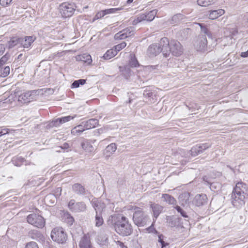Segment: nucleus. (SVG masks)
<instances>
[{"label":"nucleus","instance_id":"obj_1","mask_svg":"<svg viewBox=\"0 0 248 248\" xmlns=\"http://www.w3.org/2000/svg\"><path fill=\"white\" fill-rule=\"evenodd\" d=\"M108 225L113 227L115 232L123 236L131 235L133 228L127 217L120 214H113L110 216L108 220Z\"/></svg>","mask_w":248,"mask_h":248},{"label":"nucleus","instance_id":"obj_2","mask_svg":"<svg viewBox=\"0 0 248 248\" xmlns=\"http://www.w3.org/2000/svg\"><path fill=\"white\" fill-rule=\"evenodd\" d=\"M248 197V187L244 183L236 184L232 193V203L233 206L240 208L245 204V199Z\"/></svg>","mask_w":248,"mask_h":248},{"label":"nucleus","instance_id":"obj_3","mask_svg":"<svg viewBox=\"0 0 248 248\" xmlns=\"http://www.w3.org/2000/svg\"><path fill=\"white\" fill-rule=\"evenodd\" d=\"M51 237L53 241L59 244H64L67 236L63 229L62 228H54L51 232Z\"/></svg>","mask_w":248,"mask_h":248},{"label":"nucleus","instance_id":"obj_4","mask_svg":"<svg viewBox=\"0 0 248 248\" xmlns=\"http://www.w3.org/2000/svg\"><path fill=\"white\" fill-rule=\"evenodd\" d=\"M137 211L133 214V220L138 226H144L148 220V216L141 208H136Z\"/></svg>","mask_w":248,"mask_h":248},{"label":"nucleus","instance_id":"obj_5","mask_svg":"<svg viewBox=\"0 0 248 248\" xmlns=\"http://www.w3.org/2000/svg\"><path fill=\"white\" fill-rule=\"evenodd\" d=\"M76 6L74 3L64 2L60 6V13L63 17L71 16L76 10Z\"/></svg>","mask_w":248,"mask_h":248},{"label":"nucleus","instance_id":"obj_6","mask_svg":"<svg viewBox=\"0 0 248 248\" xmlns=\"http://www.w3.org/2000/svg\"><path fill=\"white\" fill-rule=\"evenodd\" d=\"M29 223L38 228H42L45 224V219L41 216L36 214H31L27 217Z\"/></svg>","mask_w":248,"mask_h":248},{"label":"nucleus","instance_id":"obj_7","mask_svg":"<svg viewBox=\"0 0 248 248\" xmlns=\"http://www.w3.org/2000/svg\"><path fill=\"white\" fill-rule=\"evenodd\" d=\"M69 209L72 212H83L86 210L87 206L83 202H76L74 199L70 200L68 203Z\"/></svg>","mask_w":248,"mask_h":248},{"label":"nucleus","instance_id":"obj_8","mask_svg":"<svg viewBox=\"0 0 248 248\" xmlns=\"http://www.w3.org/2000/svg\"><path fill=\"white\" fill-rule=\"evenodd\" d=\"M207 41L205 35L199 36L194 44L195 49L198 51L204 52L207 50Z\"/></svg>","mask_w":248,"mask_h":248},{"label":"nucleus","instance_id":"obj_9","mask_svg":"<svg viewBox=\"0 0 248 248\" xmlns=\"http://www.w3.org/2000/svg\"><path fill=\"white\" fill-rule=\"evenodd\" d=\"M37 91L32 90L21 94L18 98V101L22 104L27 103L35 99Z\"/></svg>","mask_w":248,"mask_h":248},{"label":"nucleus","instance_id":"obj_10","mask_svg":"<svg viewBox=\"0 0 248 248\" xmlns=\"http://www.w3.org/2000/svg\"><path fill=\"white\" fill-rule=\"evenodd\" d=\"M160 46L162 53L164 56L167 57L170 54V42L167 37L162 38L158 44Z\"/></svg>","mask_w":248,"mask_h":248},{"label":"nucleus","instance_id":"obj_11","mask_svg":"<svg viewBox=\"0 0 248 248\" xmlns=\"http://www.w3.org/2000/svg\"><path fill=\"white\" fill-rule=\"evenodd\" d=\"M170 52L175 56H179L182 54L183 48L180 42L175 40L170 41Z\"/></svg>","mask_w":248,"mask_h":248},{"label":"nucleus","instance_id":"obj_12","mask_svg":"<svg viewBox=\"0 0 248 248\" xmlns=\"http://www.w3.org/2000/svg\"><path fill=\"white\" fill-rule=\"evenodd\" d=\"M160 52H162L160 46L157 44H153L150 45L147 50V54L150 57L156 56Z\"/></svg>","mask_w":248,"mask_h":248},{"label":"nucleus","instance_id":"obj_13","mask_svg":"<svg viewBox=\"0 0 248 248\" xmlns=\"http://www.w3.org/2000/svg\"><path fill=\"white\" fill-rule=\"evenodd\" d=\"M143 94L147 100V101H149L151 103L155 102L157 100L155 91L148 90L147 88L144 91Z\"/></svg>","mask_w":248,"mask_h":248},{"label":"nucleus","instance_id":"obj_14","mask_svg":"<svg viewBox=\"0 0 248 248\" xmlns=\"http://www.w3.org/2000/svg\"><path fill=\"white\" fill-rule=\"evenodd\" d=\"M20 44L24 47L28 48L31 46L32 43L35 41V37L32 36H25L24 38H19Z\"/></svg>","mask_w":248,"mask_h":248},{"label":"nucleus","instance_id":"obj_15","mask_svg":"<svg viewBox=\"0 0 248 248\" xmlns=\"http://www.w3.org/2000/svg\"><path fill=\"white\" fill-rule=\"evenodd\" d=\"M193 202L197 206L203 205L207 202V197L204 194H198L195 197Z\"/></svg>","mask_w":248,"mask_h":248},{"label":"nucleus","instance_id":"obj_16","mask_svg":"<svg viewBox=\"0 0 248 248\" xmlns=\"http://www.w3.org/2000/svg\"><path fill=\"white\" fill-rule=\"evenodd\" d=\"M225 33L227 36L225 37L223 39L222 41H225V40L229 38V39L231 40L230 44H232V39L236 36V35L238 34V31L236 28L228 29L226 30Z\"/></svg>","mask_w":248,"mask_h":248},{"label":"nucleus","instance_id":"obj_17","mask_svg":"<svg viewBox=\"0 0 248 248\" xmlns=\"http://www.w3.org/2000/svg\"><path fill=\"white\" fill-rule=\"evenodd\" d=\"M92 206L95 210V214H102L104 209L106 208V205L104 202L97 200L92 201Z\"/></svg>","mask_w":248,"mask_h":248},{"label":"nucleus","instance_id":"obj_18","mask_svg":"<svg viewBox=\"0 0 248 248\" xmlns=\"http://www.w3.org/2000/svg\"><path fill=\"white\" fill-rule=\"evenodd\" d=\"M80 248H92V246L88 234H85L80 240L79 243Z\"/></svg>","mask_w":248,"mask_h":248},{"label":"nucleus","instance_id":"obj_19","mask_svg":"<svg viewBox=\"0 0 248 248\" xmlns=\"http://www.w3.org/2000/svg\"><path fill=\"white\" fill-rule=\"evenodd\" d=\"M28 235L32 239L38 241H43L45 239L44 236L42 233L40 231L36 230L30 231L28 233Z\"/></svg>","mask_w":248,"mask_h":248},{"label":"nucleus","instance_id":"obj_20","mask_svg":"<svg viewBox=\"0 0 248 248\" xmlns=\"http://www.w3.org/2000/svg\"><path fill=\"white\" fill-rule=\"evenodd\" d=\"M73 191L76 194L80 195H85L87 194V190L81 184L78 183L75 184L72 186Z\"/></svg>","mask_w":248,"mask_h":248},{"label":"nucleus","instance_id":"obj_21","mask_svg":"<svg viewBox=\"0 0 248 248\" xmlns=\"http://www.w3.org/2000/svg\"><path fill=\"white\" fill-rule=\"evenodd\" d=\"M116 144L115 143H112L106 147L104 154L106 157H108L116 151Z\"/></svg>","mask_w":248,"mask_h":248},{"label":"nucleus","instance_id":"obj_22","mask_svg":"<svg viewBox=\"0 0 248 248\" xmlns=\"http://www.w3.org/2000/svg\"><path fill=\"white\" fill-rule=\"evenodd\" d=\"M83 122L86 130L93 128L98 124V120L96 119H90Z\"/></svg>","mask_w":248,"mask_h":248},{"label":"nucleus","instance_id":"obj_23","mask_svg":"<svg viewBox=\"0 0 248 248\" xmlns=\"http://www.w3.org/2000/svg\"><path fill=\"white\" fill-rule=\"evenodd\" d=\"M225 13L223 9H218L209 11L208 18L210 19H215Z\"/></svg>","mask_w":248,"mask_h":248},{"label":"nucleus","instance_id":"obj_24","mask_svg":"<svg viewBox=\"0 0 248 248\" xmlns=\"http://www.w3.org/2000/svg\"><path fill=\"white\" fill-rule=\"evenodd\" d=\"M154 217L156 219L163 210V207L158 204H151Z\"/></svg>","mask_w":248,"mask_h":248},{"label":"nucleus","instance_id":"obj_25","mask_svg":"<svg viewBox=\"0 0 248 248\" xmlns=\"http://www.w3.org/2000/svg\"><path fill=\"white\" fill-rule=\"evenodd\" d=\"M190 194L188 192H185L179 195V199L181 204L185 205L189 202Z\"/></svg>","mask_w":248,"mask_h":248},{"label":"nucleus","instance_id":"obj_26","mask_svg":"<svg viewBox=\"0 0 248 248\" xmlns=\"http://www.w3.org/2000/svg\"><path fill=\"white\" fill-rule=\"evenodd\" d=\"M81 147L83 149L88 152H92L93 151L94 148L90 142L87 140H84L81 143Z\"/></svg>","mask_w":248,"mask_h":248},{"label":"nucleus","instance_id":"obj_27","mask_svg":"<svg viewBox=\"0 0 248 248\" xmlns=\"http://www.w3.org/2000/svg\"><path fill=\"white\" fill-rule=\"evenodd\" d=\"M167 222L171 227H175L178 225V219L174 216H168L166 218Z\"/></svg>","mask_w":248,"mask_h":248},{"label":"nucleus","instance_id":"obj_28","mask_svg":"<svg viewBox=\"0 0 248 248\" xmlns=\"http://www.w3.org/2000/svg\"><path fill=\"white\" fill-rule=\"evenodd\" d=\"M20 44V39L17 37H13L8 42V48L10 49Z\"/></svg>","mask_w":248,"mask_h":248},{"label":"nucleus","instance_id":"obj_29","mask_svg":"<svg viewBox=\"0 0 248 248\" xmlns=\"http://www.w3.org/2000/svg\"><path fill=\"white\" fill-rule=\"evenodd\" d=\"M162 197L163 198L164 201H166L169 204L174 205L176 203L175 199L169 194H164L162 195Z\"/></svg>","mask_w":248,"mask_h":248},{"label":"nucleus","instance_id":"obj_30","mask_svg":"<svg viewBox=\"0 0 248 248\" xmlns=\"http://www.w3.org/2000/svg\"><path fill=\"white\" fill-rule=\"evenodd\" d=\"M185 18V16L181 14H178L171 18L170 23L172 24H177Z\"/></svg>","mask_w":248,"mask_h":248},{"label":"nucleus","instance_id":"obj_31","mask_svg":"<svg viewBox=\"0 0 248 248\" xmlns=\"http://www.w3.org/2000/svg\"><path fill=\"white\" fill-rule=\"evenodd\" d=\"M117 50H114L113 48L108 50L104 55V59L109 60L114 57L117 54Z\"/></svg>","mask_w":248,"mask_h":248},{"label":"nucleus","instance_id":"obj_32","mask_svg":"<svg viewBox=\"0 0 248 248\" xmlns=\"http://www.w3.org/2000/svg\"><path fill=\"white\" fill-rule=\"evenodd\" d=\"M157 10L156 9L153 10L145 14L146 20L148 21H152L157 14Z\"/></svg>","mask_w":248,"mask_h":248},{"label":"nucleus","instance_id":"obj_33","mask_svg":"<svg viewBox=\"0 0 248 248\" xmlns=\"http://www.w3.org/2000/svg\"><path fill=\"white\" fill-rule=\"evenodd\" d=\"M104 220L102 216V214H95V225L96 227H99L103 225Z\"/></svg>","mask_w":248,"mask_h":248},{"label":"nucleus","instance_id":"obj_34","mask_svg":"<svg viewBox=\"0 0 248 248\" xmlns=\"http://www.w3.org/2000/svg\"><path fill=\"white\" fill-rule=\"evenodd\" d=\"M129 65L132 67H136L139 66V63L135 55L130 54V59L129 62Z\"/></svg>","mask_w":248,"mask_h":248},{"label":"nucleus","instance_id":"obj_35","mask_svg":"<svg viewBox=\"0 0 248 248\" xmlns=\"http://www.w3.org/2000/svg\"><path fill=\"white\" fill-rule=\"evenodd\" d=\"M197 4L201 6H208L214 3V0H197Z\"/></svg>","mask_w":248,"mask_h":248},{"label":"nucleus","instance_id":"obj_36","mask_svg":"<svg viewBox=\"0 0 248 248\" xmlns=\"http://www.w3.org/2000/svg\"><path fill=\"white\" fill-rule=\"evenodd\" d=\"M79 57L81 61L88 64L91 63L92 62L91 56L89 54H84L81 56H79Z\"/></svg>","mask_w":248,"mask_h":248},{"label":"nucleus","instance_id":"obj_37","mask_svg":"<svg viewBox=\"0 0 248 248\" xmlns=\"http://www.w3.org/2000/svg\"><path fill=\"white\" fill-rule=\"evenodd\" d=\"M123 31V32H124L125 34L126 33L127 37L134 35L135 34V28L133 27L126 28L124 29Z\"/></svg>","mask_w":248,"mask_h":248},{"label":"nucleus","instance_id":"obj_38","mask_svg":"<svg viewBox=\"0 0 248 248\" xmlns=\"http://www.w3.org/2000/svg\"><path fill=\"white\" fill-rule=\"evenodd\" d=\"M10 69L8 66L1 68L0 69V77L3 78L7 77L10 73Z\"/></svg>","mask_w":248,"mask_h":248},{"label":"nucleus","instance_id":"obj_39","mask_svg":"<svg viewBox=\"0 0 248 248\" xmlns=\"http://www.w3.org/2000/svg\"><path fill=\"white\" fill-rule=\"evenodd\" d=\"M86 80L84 79H80L77 80H75L72 84V88H78L80 85H83L85 83Z\"/></svg>","mask_w":248,"mask_h":248},{"label":"nucleus","instance_id":"obj_40","mask_svg":"<svg viewBox=\"0 0 248 248\" xmlns=\"http://www.w3.org/2000/svg\"><path fill=\"white\" fill-rule=\"evenodd\" d=\"M190 154L192 156H195L200 154H201V151L199 150L197 145L194 146L190 150Z\"/></svg>","mask_w":248,"mask_h":248},{"label":"nucleus","instance_id":"obj_41","mask_svg":"<svg viewBox=\"0 0 248 248\" xmlns=\"http://www.w3.org/2000/svg\"><path fill=\"white\" fill-rule=\"evenodd\" d=\"M10 55L9 53H6L0 59V68L2 65L5 64L9 59Z\"/></svg>","mask_w":248,"mask_h":248},{"label":"nucleus","instance_id":"obj_42","mask_svg":"<svg viewBox=\"0 0 248 248\" xmlns=\"http://www.w3.org/2000/svg\"><path fill=\"white\" fill-rule=\"evenodd\" d=\"M114 38L116 40L118 39H124L126 38H127L126 36V33L125 34L124 32H123V31H119L115 35Z\"/></svg>","mask_w":248,"mask_h":248},{"label":"nucleus","instance_id":"obj_43","mask_svg":"<svg viewBox=\"0 0 248 248\" xmlns=\"http://www.w3.org/2000/svg\"><path fill=\"white\" fill-rule=\"evenodd\" d=\"M197 146L198 147V148H199V150L201 151V153H202L204 150L210 148L211 145L210 143H205L203 144H198Z\"/></svg>","mask_w":248,"mask_h":248},{"label":"nucleus","instance_id":"obj_44","mask_svg":"<svg viewBox=\"0 0 248 248\" xmlns=\"http://www.w3.org/2000/svg\"><path fill=\"white\" fill-rule=\"evenodd\" d=\"M76 117V115L74 116H67L61 118H59V123H61L62 124L65 123L67 122L70 121L71 120L73 119Z\"/></svg>","mask_w":248,"mask_h":248},{"label":"nucleus","instance_id":"obj_45","mask_svg":"<svg viewBox=\"0 0 248 248\" xmlns=\"http://www.w3.org/2000/svg\"><path fill=\"white\" fill-rule=\"evenodd\" d=\"M175 209L177 211L178 213H179L181 215L185 218H188V216L186 214V213L179 206H176L175 207Z\"/></svg>","mask_w":248,"mask_h":248},{"label":"nucleus","instance_id":"obj_46","mask_svg":"<svg viewBox=\"0 0 248 248\" xmlns=\"http://www.w3.org/2000/svg\"><path fill=\"white\" fill-rule=\"evenodd\" d=\"M189 110H191L192 112L195 111L196 110H198L200 108V106L195 103H190L189 105L186 106Z\"/></svg>","mask_w":248,"mask_h":248},{"label":"nucleus","instance_id":"obj_47","mask_svg":"<svg viewBox=\"0 0 248 248\" xmlns=\"http://www.w3.org/2000/svg\"><path fill=\"white\" fill-rule=\"evenodd\" d=\"M203 180L205 182H207V183L208 185H209L210 188L212 190H213L214 189H217V186L219 187V184L218 183H214V182L212 183L210 182H208V181L205 180V178H203Z\"/></svg>","mask_w":248,"mask_h":248},{"label":"nucleus","instance_id":"obj_48","mask_svg":"<svg viewBox=\"0 0 248 248\" xmlns=\"http://www.w3.org/2000/svg\"><path fill=\"white\" fill-rule=\"evenodd\" d=\"M126 46V43L124 42H123L116 46H115L114 47V50H117V53L118 51H120L123 48H124Z\"/></svg>","mask_w":248,"mask_h":248},{"label":"nucleus","instance_id":"obj_49","mask_svg":"<svg viewBox=\"0 0 248 248\" xmlns=\"http://www.w3.org/2000/svg\"><path fill=\"white\" fill-rule=\"evenodd\" d=\"M25 248H39V247L36 242L31 241L27 243L25 247Z\"/></svg>","mask_w":248,"mask_h":248},{"label":"nucleus","instance_id":"obj_50","mask_svg":"<svg viewBox=\"0 0 248 248\" xmlns=\"http://www.w3.org/2000/svg\"><path fill=\"white\" fill-rule=\"evenodd\" d=\"M199 25L201 27L202 31L205 34H206L209 37H211L210 32L207 28L202 26V24L199 23Z\"/></svg>","mask_w":248,"mask_h":248},{"label":"nucleus","instance_id":"obj_51","mask_svg":"<svg viewBox=\"0 0 248 248\" xmlns=\"http://www.w3.org/2000/svg\"><path fill=\"white\" fill-rule=\"evenodd\" d=\"M81 130H79L76 128V127H74L72 130H71V134L73 135L74 136H78L80 135L82 133L81 132Z\"/></svg>","mask_w":248,"mask_h":248},{"label":"nucleus","instance_id":"obj_52","mask_svg":"<svg viewBox=\"0 0 248 248\" xmlns=\"http://www.w3.org/2000/svg\"><path fill=\"white\" fill-rule=\"evenodd\" d=\"M121 8H110L108 9H106L104 10V12L106 13V15L114 13L120 10Z\"/></svg>","mask_w":248,"mask_h":248},{"label":"nucleus","instance_id":"obj_53","mask_svg":"<svg viewBox=\"0 0 248 248\" xmlns=\"http://www.w3.org/2000/svg\"><path fill=\"white\" fill-rule=\"evenodd\" d=\"M59 119L57 118L53 121H52L50 125L51 126L58 127L61 124H62L61 123H59Z\"/></svg>","mask_w":248,"mask_h":248},{"label":"nucleus","instance_id":"obj_54","mask_svg":"<svg viewBox=\"0 0 248 248\" xmlns=\"http://www.w3.org/2000/svg\"><path fill=\"white\" fill-rule=\"evenodd\" d=\"M13 0H0V4L3 7H7Z\"/></svg>","mask_w":248,"mask_h":248},{"label":"nucleus","instance_id":"obj_55","mask_svg":"<svg viewBox=\"0 0 248 248\" xmlns=\"http://www.w3.org/2000/svg\"><path fill=\"white\" fill-rule=\"evenodd\" d=\"M102 235L99 236L98 237V240L100 241L102 243H106L108 240V237L106 234H103L102 238H101Z\"/></svg>","mask_w":248,"mask_h":248},{"label":"nucleus","instance_id":"obj_56","mask_svg":"<svg viewBox=\"0 0 248 248\" xmlns=\"http://www.w3.org/2000/svg\"><path fill=\"white\" fill-rule=\"evenodd\" d=\"M1 132H2V136L4 135H6L7 134H8L11 131H13V129L5 128H3V127H1Z\"/></svg>","mask_w":248,"mask_h":248},{"label":"nucleus","instance_id":"obj_57","mask_svg":"<svg viewBox=\"0 0 248 248\" xmlns=\"http://www.w3.org/2000/svg\"><path fill=\"white\" fill-rule=\"evenodd\" d=\"M137 17L140 22L146 20L145 14H140L138 15Z\"/></svg>","mask_w":248,"mask_h":248},{"label":"nucleus","instance_id":"obj_58","mask_svg":"<svg viewBox=\"0 0 248 248\" xmlns=\"http://www.w3.org/2000/svg\"><path fill=\"white\" fill-rule=\"evenodd\" d=\"M76 128L79 130H81V132L82 133L83 131L86 130L83 122H82L81 124L75 126Z\"/></svg>","mask_w":248,"mask_h":248},{"label":"nucleus","instance_id":"obj_59","mask_svg":"<svg viewBox=\"0 0 248 248\" xmlns=\"http://www.w3.org/2000/svg\"><path fill=\"white\" fill-rule=\"evenodd\" d=\"M66 219H67L66 221L69 225H72L73 224V223L74 222V218L69 214L67 215Z\"/></svg>","mask_w":248,"mask_h":248},{"label":"nucleus","instance_id":"obj_60","mask_svg":"<svg viewBox=\"0 0 248 248\" xmlns=\"http://www.w3.org/2000/svg\"><path fill=\"white\" fill-rule=\"evenodd\" d=\"M136 208H140L139 207L136 206L132 205H128L127 207V209L128 210L132 211V212H134V213H135V212L137 211V209H136Z\"/></svg>","mask_w":248,"mask_h":248},{"label":"nucleus","instance_id":"obj_61","mask_svg":"<svg viewBox=\"0 0 248 248\" xmlns=\"http://www.w3.org/2000/svg\"><path fill=\"white\" fill-rule=\"evenodd\" d=\"M106 15V13L104 12V10L101 11L100 12H98L95 16V18L98 19L102 17H103L104 16Z\"/></svg>","mask_w":248,"mask_h":248},{"label":"nucleus","instance_id":"obj_62","mask_svg":"<svg viewBox=\"0 0 248 248\" xmlns=\"http://www.w3.org/2000/svg\"><path fill=\"white\" fill-rule=\"evenodd\" d=\"M5 50L4 45L0 44V56L2 55Z\"/></svg>","mask_w":248,"mask_h":248},{"label":"nucleus","instance_id":"obj_63","mask_svg":"<svg viewBox=\"0 0 248 248\" xmlns=\"http://www.w3.org/2000/svg\"><path fill=\"white\" fill-rule=\"evenodd\" d=\"M116 243L117 245L120 247V248H127V247L125 246L123 242L120 241H117Z\"/></svg>","mask_w":248,"mask_h":248},{"label":"nucleus","instance_id":"obj_64","mask_svg":"<svg viewBox=\"0 0 248 248\" xmlns=\"http://www.w3.org/2000/svg\"><path fill=\"white\" fill-rule=\"evenodd\" d=\"M240 56L243 58L248 57V50L246 52H243L241 53Z\"/></svg>","mask_w":248,"mask_h":248}]
</instances>
